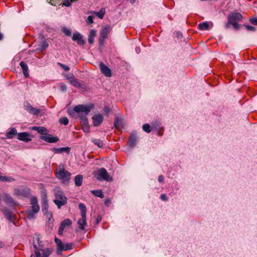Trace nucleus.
Listing matches in <instances>:
<instances>
[{"label":"nucleus","instance_id":"nucleus-18","mask_svg":"<svg viewBox=\"0 0 257 257\" xmlns=\"http://www.w3.org/2000/svg\"><path fill=\"white\" fill-rule=\"evenodd\" d=\"M20 65L22 68L23 72V74L25 77L27 78L29 76V69L27 64L24 61H22L20 63Z\"/></svg>","mask_w":257,"mask_h":257},{"label":"nucleus","instance_id":"nucleus-1","mask_svg":"<svg viewBox=\"0 0 257 257\" xmlns=\"http://www.w3.org/2000/svg\"><path fill=\"white\" fill-rule=\"evenodd\" d=\"M93 108H94V104L92 103H90L88 105L79 104L75 105L73 109H67V111L70 115L73 117L74 116L75 112H84V114H81L79 115L82 123L88 121L86 115L89 114Z\"/></svg>","mask_w":257,"mask_h":257},{"label":"nucleus","instance_id":"nucleus-41","mask_svg":"<svg viewBox=\"0 0 257 257\" xmlns=\"http://www.w3.org/2000/svg\"><path fill=\"white\" fill-rule=\"evenodd\" d=\"M143 130L146 132V133H149L151 132V130L150 128V125L148 123L144 124L143 125Z\"/></svg>","mask_w":257,"mask_h":257},{"label":"nucleus","instance_id":"nucleus-4","mask_svg":"<svg viewBox=\"0 0 257 257\" xmlns=\"http://www.w3.org/2000/svg\"><path fill=\"white\" fill-rule=\"evenodd\" d=\"M95 176L99 181L111 182L113 180L112 177L108 175L107 170L104 168L98 169L96 172Z\"/></svg>","mask_w":257,"mask_h":257},{"label":"nucleus","instance_id":"nucleus-60","mask_svg":"<svg viewBox=\"0 0 257 257\" xmlns=\"http://www.w3.org/2000/svg\"><path fill=\"white\" fill-rule=\"evenodd\" d=\"M110 199L107 198L105 200L104 204L106 206H108L109 203H110Z\"/></svg>","mask_w":257,"mask_h":257},{"label":"nucleus","instance_id":"nucleus-25","mask_svg":"<svg viewBox=\"0 0 257 257\" xmlns=\"http://www.w3.org/2000/svg\"><path fill=\"white\" fill-rule=\"evenodd\" d=\"M46 215L47 221L46 223L48 225H49L51 228L53 226V222L54 220L53 219V215L51 212H48V213L45 214Z\"/></svg>","mask_w":257,"mask_h":257},{"label":"nucleus","instance_id":"nucleus-34","mask_svg":"<svg viewBox=\"0 0 257 257\" xmlns=\"http://www.w3.org/2000/svg\"><path fill=\"white\" fill-rule=\"evenodd\" d=\"M105 14V9L102 8L98 12H96V15L100 19H102Z\"/></svg>","mask_w":257,"mask_h":257},{"label":"nucleus","instance_id":"nucleus-49","mask_svg":"<svg viewBox=\"0 0 257 257\" xmlns=\"http://www.w3.org/2000/svg\"><path fill=\"white\" fill-rule=\"evenodd\" d=\"M25 109L28 110L30 113L33 108V107L29 103H27V105H25Z\"/></svg>","mask_w":257,"mask_h":257},{"label":"nucleus","instance_id":"nucleus-3","mask_svg":"<svg viewBox=\"0 0 257 257\" xmlns=\"http://www.w3.org/2000/svg\"><path fill=\"white\" fill-rule=\"evenodd\" d=\"M55 174L56 178L61 180L63 183L65 184L68 183L71 176V174L69 172L65 170L63 166H62L61 167L59 166V171L56 172Z\"/></svg>","mask_w":257,"mask_h":257},{"label":"nucleus","instance_id":"nucleus-5","mask_svg":"<svg viewBox=\"0 0 257 257\" xmlns=\"http://www.w3.org/2000/svg\"><path fill=\"white\" fill-rule=\"evenodd\" d=\"M33 244L35 249V253L36 254L37 257H41V253L40 251L43 250L44 244L42 241L40 240V238L38 235L34 237Z\"/></svg>","mask_w":257,"mask_h":257},{"label":"nucleus","instance_id":"nucleus-26","mask_svg":"<svg viewBox=\"0 0 257 257\" xmlns=\"http://www.w3.org/2000/svg\"><path fill=\"white\" fill-rule=\"evenodd\" d=\"M198 28L201 31L209 30L210 28L207 22L200 23L198 25Z\"/></svg>","mask_w":257,"mask_h":257},{"label":"nucleus","instance_id":"nucleus-38","mask_svg":"<svg viewBox=\"0 0 257 257\" xmlns=\"http://www.w3.org/2000/svg\"><path fill=\"white\" fill-rule=\"evenodd\" d=\"M14 179L12 177L0 175V181L2 182H11Z\"/></svg>","mask_w":257,"mask_h":257},{"label":"nucleus","instance_id":"nucleus-59","mask_svg":"<svg viewBox=\"0 0 257 257\" xmlns=\"http://www.w3.org/2000/svg\"><path fill=\"white\" fill-rule=\"evenodd\" d=\"M95 196L98 197L100 198H103L104 197V194H93Z\"/></svg>","mask_w":257,"mask_h":257},{"label":"nucleus","instance_id":"nucleus-63","mask_svg":"<svg viewBox=\"0 0 257 257\" xmlns=\"http://www.w3.org/2000/svg\"><path fill=\"white\" fill-rule=\"evenodd\" d=\"M4 38L3 34L0 33V41L2 40Z\"/></svg>","mask_w":257,"mask_h":257},{"label":"nucleus","instance_id":"nucleus-16","mask_svg":"<svg viewBox=\"0 0 257 257\" xmlns=\"http://www.w3.org/2000/svg\"><path fill=\"white\" fill-rule=\"evenodd\" d=\"M51 150L55 154H62L65 152L67 154H69L70 153V148L68 147L59 148H53L51 149Z\"/></svg>","mask_w":257,"mask_h":257},{"label":"nucleus","instance_id":"nucleus-17","mask_svg":"<svg viewBox=\"0 0 257 257\" xmlns=\"http://www.w3.org/2000/svg\"><path fill=\"white\" fill-rule=\"evenodd\" d=\"M55 242L57 245V253L60 254L64 250V244L61 240L58 238H55Z\"/></svg>","mask_w":257,"mask_h":257},{"label":"nucleus","instance_id":"nucleus-14","mask_svg":"<svg viewBox=\"0 0 257 257\" xmlns=\"http://www.w3.org/2000/svg\"><path fill=\"white\" fill-rule=\"evenodd\" d=\"M138 137L136 132H133L130 135L127 144L131 148H134L137 145Z\"/></svg>","mask_w":257,"mask_h":257},{"label":"nucleus","instance_id":"nucleus-54","mask_svg":"<svg viewBox=\"0 0 257 257\" xmlns=\"http://www.w3.org/2000/svg\"><path fill=\"white\" fill-rule=\"evenodd\" d=\"M160 198L163 201L168 200V198L167 197L165 194H162L161 195Z\"/></svg>","mask_w":257,"mask_h":257},{"label":"nucleus","instance_id":"nucleus-6","mask_svg":"<svg viewBox=\"0 0 257 257\" xmlns=\"http://www.w3.org/2000/svg\"><path fill=\"white\" fill-rule=\"evenodd\" d=\"M54 203L57 205L58 209H60L62 206L67 203V198L63 194H55Z\"/></svg>","mask_w":257,"mask_h":257},{"label":"nucleus","instance_id":"nucleus-21","mask_svg":"<svg viewBox=\"0 0 257 257\" xmlns=\"http://www.w3.org/2000/svg\"><path fill=\"white\" fill-rule=\"evenodd\" d=\"M81 217V219H78L77 223L79 225L80 229L83 230L85 229V226L86 224V216H85L84 217L83 216Z\"/></svg>","mask_w":257,"mask_h":257},{"label":"nucleus","instance_id":"nucleus-37","mask_svg":"<svg viewBox=\"0 0 257 257\" xmlns=\"http://www.w3.org/2000/svg\"><path fill=\"white\" fill-rule=\"evenodd\" d=\"M42 251V257H48L51 253L52 251L50 248H47L41 250Z\"/></svg>","mask_w":257,"mask_h":257},{"label":"nucleus","instance_id":"nucleus-24","mask_svg":"<svg viewBox=\"0 0 257 257\" xmlns=\"http://www.w3.org/2000/svg\"><path fill=\"white\" fill-rule=\"evenodd\" d=\"M17 131L15 127H12L11 129L7 132L6 134V136L8 139H12L16 135H18Z\"/></svg>","mask_w":257,"mask_h":257},{"label":"nucleus","instance_id":"nucleus-11","mask_svg":"<svg viewBox=\"0 0 257 257\" xmlns=\"http://www.w3.org/2000/svg\"><path fill=\"white\" fill-rule=\"evenodd\" d=\"M49 204L46 194H44L42 196V211L44 214H46L48 212Z\"/></svg>","mask_w":257,"mask_h":257},{"label":"nucleus","instance_id":"nucleus-39","mask_svg":"<svg viewBox=\"0 0 257 257\" xmlns=\"http://www.w3.org/2000/svg\"><path fill=\"white\" fill-rule=\"evenodd\" d=\"M59 122L62 124L66 125L68 124L69 119L67 117H62L59 119Z\"/></svg>","mask_w":257,"mask_h":257},{"label":"nucleus","instance_id":"nucleus-20","mask_svg":"<svg viewBox=\"0 0 257 257\" xmlns=\"http://www.w3.org/2000/svg\"><path fill=\"white\" fill-rule=\"evenodd\" d=\"M96 35V31L94 29L90 30L88 38V43L92 44L94 43V38Z\"/></svg>","mask_w":257,"mask_h":257},{"label":"nucleus","instance_id":"nucleus-30","mask_svg":"<svg viewBox=\"0 0 257 257\" xmlns=\"http://www.w3.org/2000/svg\"><path fill=\"white\" fill-rule=\"evenodd\" d=\"M70 84L78 88H80L82 87V84L77 79H74L70 81Z\"/></svg>","mask_w":257,"mask_h":257},{"label":"nucleus","instance_id":"nucleus-61","mask_svg":"<svg viewBox=\"0 0 257 257\" xmlns=\"http://www.w3.org/2000/svg\"><path fill=\"white\" fill-rule=\"evenodd\" d=\"M177 37L178 38H182L183 37V35L181 33L179 32H178L177 33Z\"/></svg>","mask_w":257,"mask_h":257},{"label":"nucleus","instance_id":"nucleus-15","mask_svg":"<svg viewBox=\"0 0 257 257\" xmlns=\"http://www.w3.org/2000/svg\"><path fill=\"white\" fill-rule=\"evenodd\" d=\"M0 209L2 213L7 217L9 221L12 222V211L8 208L4 207L3 206H0Z\"/></svg>","mask_w":257,"mask_h":257},{"label":"nucleus","instance_id":"nucleus-28","mask_svg":"<svg viewBox=\"0 0 257 257\" xmlns=\"http://www.w3.org/2000/svg\"><path fill=\"white\" fill-rule=\"evenodd\" d=\"M83 180V176L82 175H77L75 177V184L77 186L81 185Z\"/></svg>","mask_w":257,"mask_h":257},{"label":"nucleus","instance_id":"nucleus-62","mask_svg":"<svg viewBox=\"0 0 257 257\" xmlns=\"http://www.w3.org/2000/svg\"><path fill=\"white\" fill-rule=\"evenodd\" d=\"M137 53L139 54L141 52V49L139 47H136L135 49Z\"/></svg>","mask_w":257,"mask_h":257},{"label":"nucleus","instance_id":"nucleus-23","mask_svg":"<svg viewBox=\"0 0 257 257\" xmlns=\"http://www.w3.org/2000/svg\"><path fill=\"white\" fill-rule=\"evenodd\" d=\"M114 126L116 128H122L123 127V122L121 118L116 117L114 119Z\"/></svg>","mask_w":257,"mask_h":257},{"label":"nucleus","instance_id":"nucleus-33","mask_svg":"<svg viewBox=\"0 0 257 257\" xmlns=\"http://www.w3.org/2000/svg\"><path fill=\"white\" fill-rule=\"evenodd\" d=\"M82 129L85 133L89 132V125L88 121L83 122L81 123Z\"/></svg>","mask_w":257,"mask_h":257},{"label":"nucleus","instance_id":"nucleus-64","mask_svg":"<svg viewBox=\"0 0 257 257\" xmlns=\"http://www.w3.org/2000/svg\"><path fill=\"white\" fill-rule=\"evenodd\" d=\"M4 244L0 241V248L3 247Z\"/></svg>","mask_w":257,"mask_h":257},{"label":"nucleus","instance_id":"nucleus-47","mask_svg":"<svg viewBox=\"0 0 257 257\" xmlns=\"http://www.w3.org/2000/svg\"><path fill=\"white\" fill-rule=\"evenodd\" d=\"M249 21L252 25L257 26V17H251Z\"/></svg>","mask_w":257,"mask_h":257},{"label":"nucleus","instance_id":"nucleus-31","mask_svg":"<svg viewBox=\"0 0 257 257\" xmlns=\"http://www.w3.org/2000/svg\"><path fill=\"white\" fill-rule=\"evenodd\" d=\"M91 142L98 146L99 148H102L103 146V142L100 139H92Z\"/></svg>","mask_w":257,"mask_h":257},{"label":"nucleus","instance_id":"nucleus-45","mask_svg":"<svg viewBox=\"0 0 257 257\" xmlns=\"http://www.w3.org/2000/svg\"><path fill=\"white\" fill-rule=\"evenodd\" d=\"M40 111L39 109L33 107L30 113L34 115H38L40 113Z\"/></svg>","mask_w":257,"mask_h":257},{"label":"nucleus","instance_id":"nucleus-53","mask_svg":"<svg viewBox=\"0 0 257 257\" xmlns=\"http://www.w3.org/2000/svg\"><path fill=\"white\" fill-rule=\"evenodd\" d=\"M64 228H65L63 227L61 225H60L58 229L59 234L61 235L63 233Z\"/></svg>","mask_w":257,"mask_h":257},{"label":"nucleus","instance_id":"nucleus-48","mask_svg":"<svg viewBox=\"0 0 257 257\" xmlns=\"http://www.w3.org/2000/svg\"><path fill=\"white\" fill-rule=\"evenodd\" d=\"M72 243H66L64 244V251L68 250L72 248Z\"/></svg>","mask_w":257,"mask_h":257},{"label":"nucleus","instance_id":"nucleus-43","mask_svg":"<svg viewBox=\"0 0 257 257\" xmlns=\"http://www.w3.org/2000/svg\"><path fill=\"white\" fill-rule=\"evenodd\" d=\"M40 47L42 50H45L48 47V44L45 40L42 41Z\"/></svg>","mask_w":257,"mask_h":257},{"label":"nucleus","instance_id":"nucleus-19","mask_svg":"<svg viewBox=\"0 0 257 257\" xmlns=\"http://www.w3.org/2000/svg\"><path fill=\"white\" fill-rule=\"evenodd\" d=\"M32 130L37 131L41 136L46 135L48 132L47 129L43 126H33Z\"/></svg>","mask_w":257,"mask_h":257},{"label":"nucleus","instance_id":"nucleus-40","mask_svg":"<svg viewBox=\"0 0 257 257\" xmlns=\"http://www.w3.org/2000/svg\"><path fill=\"white\" fill-rule=\"evenodd\" d=\"M62 31L67 36H71L72 32H71V30L67 29L66 27H63L62 28Z\"/></svg>","mask_w":257,"mask_h":257},{"label":"nucleus","instance_id":"nucleus-52","mask_svg":"<svg viewBox=\"0 0 257 257\" xmlns=\"http://www.w3.org/2000/svg\"><path fill=\"white\" fill-rule=\"evenodd\" d=\"M93 17L92 16H89L87 17V22L89 24H92L93 23Z\"/></svg>","mask_w":257,"mask_h":257},{"label":"nucleus","instance_id":"nucleus-10","mask_svg":"<svg viewBox=\"0 0 257 257\" xmlns=\"http://www.w3.org/2000/svg\"><path fill=\"white\" fill-rule=\"evenodd\" d=\"M99 67L101 73L105 76L109 77L111 76L112 74L111 69L105 65L103 62H100Z\"/></svg>","mask_w":257,"mask_h":257},{"label":"nucleus","instance_id":"nucleus-32","mask_svg":"<svg viewBox=\"0 0 257 257\" xmlns=\"http://www.w3.org/2000/svg\"><path fill=\"white\" fill-rule=\"evenodd\" d=\"M15 193H30V189L24 186L21 187L15 190Z\"/></svg>","mask_w":257,"mask_h":257},{"label":"nucleus","instance_id":"nucleus-55","mask_svg":"<svg viewBox=\"0 0 257 257\" xmlns=\"http://www.w3.org/2000/svg\"><path fill=\"white\" fill-rule=\"evenodd\" d=\"M102 219L101 215H98L96 219V222L97 224L99 223Z\"/></svg>","mask_w":257,"mask_h":257},{"label":"nucleus","instance_id":"nucleus-36","mask_svg":"<svg viewBox=\"0 0 257 257\" xmlns=\"http://www.w3.org/2000/svg\"><path fill=\"white\" fill-rule=\"evenodd\" d=\"M72 224V221L69 219H65L63 220L60 223V225H61L64 228L66 227V226H70Z\"/></svg>","mask_w":257,"mask_h":257},{"label":"nucleus","instance_id":"nucleus-2","mask_svg":"<svg viewBox=\"0 0 257 257\" xmlns=\"http://www.w3.org/2000/svg\"><path fill=\"white\" fill-rule=\"evenodd\" d=\"M227 22L224 25L225 29H228L230 26L236 30L240 29L241 25L238 24L239 22L242 21L243 19V16L238 12H231L227 16Z\"/></svg>","mask_w":257,"mask_h":257},{"label":"nucleus","instance_id":"nucleus-7","mask_svg":"<svg viewBox=\"0 0 257 257\" xmlns=\"http://www.w3.org/2000/svg\"><path fill=\"white\" fill-rule=\"evenodd\" d=\"M40 139L49 143H56L59 140L58 137L53 136L52 135L48 133H47L46 135L40 136Z\"/></svg>","mask_w":257,"mask_h":257},{"label":"nucleus","instance_id":"nucleus-50","mask_svg":"<svg viewBox=\"0 0 257 257\" xmlns=\"http://www.w3.org/2000/svg\"><path fill=\"white\" fill-rule=\"evenodd\" d=\"M60 90L62 92H66L67 91V85L65 84H62L61 85H60Z\"/></svg>","mask_w":257,"mask_h":257},{"label":"nucleus","instance_id":"nucleus-56","mask_svg":"<svg viewBox=\"0 0 257 257\" xmlns=\"http://www.w3.org/2000/svg\"><path fill=\"white\" fill-rule=\"evenodd\" d=\"M164 180V177L163 175H160L158 177V181L159 182H163Z\"/></svg>","mask_w":257,"mask_h":257},{"label":"nucleus","instance_id":"nucleus-12","mask_svg":"<svg viewBox=\"0 0 257 257\" xmlns=\"http://www.w3.org/2000/svg\"><path fill=\"white\" fill-rule=\"evenodd\" d=\"M17 139L21 141L29 142L32 140V136L27 132H21L18 134Z\"/></svg>","mask_w":257,"mask_h":257},{"label":"nucleus","instance_id":"nucleus-57","mask_svg":"<svg viewBox=\"0 0 257 257\" xmlns=\"http://www.w3.org/2000/svg\"><path fill=\"white\" fill-rule=\"evenodd\" d=\"M110 111V109L109 108V107H107V106H105L104 108V111L106 113H108Z\"/></svg>","mask_w":257,"mask_h":257},{"label":"nucleus","instance_id":"nucleus-29","mask_svg":"<svg viewBox=\"0 0 257 257\" xmlns=\"http://www.w3.org/2000/svg\"><path fill=\"white\" fill-rule=\"evenodd\" d=\"M4 201L8 205H14L16 204L12 197L9 195L6 196Z\"/></svg>","mask_w":257,"mask_h":257},{"label":"nucleus","instance_id":"nucleus-42","mask_svg":"<svg viewBox=\"0 0 257 257\" xmlns=\"http://www.w3.org/2000/svg\"><path fill=\"white\" fill-rule=\"evenodd\" d=\"M247 30L252 32H254L256 30V28L252 26L249 25H246L244 24L243 25Z\"/></svg>","mask_w":257,"mask_h":257},{"label":"nucleus","instance_id":"nucleus-9","mask_svg":"<svg viewBox=\"0 0 257 257\" xmlns=\"http://www.w3.org/2000/svg\"><path fill=\"white\" fill-rule=\"evenodd\" d=\"M31 209L27 211V217L29 219H33L35 218V214L37 213L40 211L39 206H31Z\"/></svg>","mask_w":257,"mask_h":257},{"label":"nucleus","instance_id":"nucleus-8","mask_svg":"<svg viewBox=\"0 0 257 257\" xmlns=\"http://www.w3.org/2000/svg\"><path fill=\"white\" fill-rule=\"evenodd\" d=\"M72 39L73 41L76 42L78 45L83 46L85 44L83 36L78 32L73 33Z\"/></svg>","mask_w":257,"mask_h":257},{"label":"nucleus","instance_id":"nucleus-58","mask_svg":"<svg viewBox=\"0 0 257 257\" xmlns=\"http://www.w3.org/2000/svg\"><path fill=\"white\" fill-rule=\"evenodd\" d=\"M90 193H102V192L101 189H98L91 190Z\"/></svg>","mask_w":257,"mask_h":257},{"label":"nucleus","instance_id":"nucleus-51","mask_svg":"<svg viewBox=\"0 0 257 257\" xmlns=\"http://www.w3.org/2000/svg\"><path fill=\"white\" fill-rule=\"evenodd\" d=\"M105 39V38H103L102 37H100V38H99V40H98L99 45L101 47V46H103Z\"/></svg>","mask_w":257,"mask_h":257},{"label":"nucleus","instance_id":"nucleus-35","mask_svg":"<svg viewBox=\"0 0 257 257\" xmlns=\"http://www.w3.org/2000/svg\"><path fill=\"white\" fill-rule=\"evenodd\" d=\"M30 204L32 206H39L38 198L35 196H32L30 198Z\"/></svg>","mask_w":257,"mask_h":257},{"label":"nucleus","instance_id":"nucleus-44","mask_svg":"<svg viewBox=\"0 0 257 257\" xmlns=\"http://www.w3.org/2000/svg\"><path fill=\"white\" fill-rule=\"evenodd\" d=\"M71 2H76L77 0H70ZM71 5V2L69 1V0H64V3L63 4V6L65 7H68L70 6Z\"/></svg>","mask_w":257,"mask_h":257},{"label":"nucleus","instance_id":"nucleus-27","mask_svg":"<svg viewBox=\"0 0 257 257\" xmlns=\"http://www.w3.org/2000/svg\"><path fill=\"white\" fill-rule=\"evenodd\" d=\"M79 209L81 211V216H83L84 217L85 216H86V206L82 203H80L78 205Z\"/></svg>","mask_w":257,"mask_h":257},{"label":"nucleus","instance_id":"nucleus-13","mask_svg":"<svg viewBox=\"0 0 257 257\" xmlns=\"http://www.w3.org/2000/svg\"><path fill=\"white\" fill-rule=\"evenodd\" d=\"M93 125L94 126H98L101 125L103 121V116L100 113L95 114L92 117Z\"/></svg>","mask_w":257,"mask_h":257},{"label":"nucleus","instance_id":"nucleus-22","mask_svg":"<svg viewBox=\"0 0 257 257\" xmlns=\"http://www.w3.org/2000/svg\"><path fill=\"white\" fill-rule=\"evenodd\" d=\"M110 27L106 26L105 27L102 28L101 30L100 37L103 38H107L108 37V33L109 32Z\"/></svg>","mask_w":257,"mask_h":257},{"label":"nucleus","instance_id":"nucleus-46","mask_svg":"<svg viewBox=\"0 0 257 257\" xmlns=\"http://www.w3.org/2000/svg\"><path fill=\"white\" fill-rule=\"evenodd\" d=\"M58 65L62 68L65 71H67L70 70V68L67 65H64L60 62L58 63Z\"/></svg>","mask_w":257,"mask_h":257}]
</instances>
